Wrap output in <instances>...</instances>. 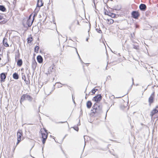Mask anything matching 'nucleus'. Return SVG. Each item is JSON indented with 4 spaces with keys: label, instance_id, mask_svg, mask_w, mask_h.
<instances>
[{
    "label": "nucleus",
    "instance_id": "nucleus-7",
    "mask_svg": "<svg viewBox=\"0 0 158 158\" xmlns=\"http://www.w3.org/2000/svg\"><path fill=\"white\" fill-rule=\"evenodd\" d=\"M155 96V92H153L150 96L148 100L149 105L151 106L153 103Z\"/></svg>",
    "mask_w": 158,
    "mask_h": 158
},
{
    "label": "nucleus",
    "instance_id": "nucleus-3",
    "mask_svg": "<svg viewBox=\"0 0 158 158\" xmlns=\"http://www.w3.org/2000/svg\"><path fill=\"white\" fill-rule=\"evenodd\" d=\"M37 15V14L34 13H32L29 17L26 23L28 27H31L35 19V17Z\"/></svg>",
    "mask_w": 158,
    "mask_h": 158
},
{
    "label": "nucleus",
    "instance_id": "nucleus-27",
    "mask_svg": "<svg viewBox=\"0 0 158 158\" xmlns=\"http://www.w3.org/2000/svg\"><path fill=\"white\" fill-rule=\"evenodd\" d=\"M15 59L16 60L17 59H19V57H20L19 53V52L17 55H15Z\"/></svg>",
    "mask_w": 158,
    "mask_h": 158
},
{
    "label": "nucleus",
    "instance_id": "nucleus-26",
    "mask_svg": "<svg viewBox=\"0 0 158 158\" xmlns=\"http://www.w3.org/2000/svg\"><path fill=\"white\" fill-rule=\"evenodd\" d=\"M133 48L134 49H139V46L138 45L133 44Z\"/></svg>",
    "mask_w": 158,
    "mask_h": 158
},
{
    "label": "nucleus",
    "instance_id": "nucleus-6",
    "mask_svg": "<svg viewBox=\"0 0 158 158\" xmlns=\"http://www.w3.org/2000/svg\"><path fill=\"white\" fill-rule=\"evenodd\" d=\"M82 20V18L80 16H77L73 22L72 26L75 27L77 25H80L79 23Z\"/></svg>",
    "mask_w": 158,
    "mask_h": 158
},
{
    "label": "nucleus",
    "instance_id": "nucleus-14",
    "mask_svg": "<svg viewBox=\"0 0 158 158\" xmlns=\"http://www.w3.org/2000/svg\"><path fill=\"white\" fill-rule=\"evenodd\" d=\"M37 60L39 63L41 64L43 62V58L40 55H38L37 57Z\"/></svg>",
    "mask_w": 158,
    "mask_h": 158
},
{
    "label": "nucleus",
    "instance_id": "nucleus-2",
    "mask_svg": "<svg viewBox=\"0 0 158 158\" xmlns=\"http://www.w3.org/2000/svg\"><path fill=\"white\" fill-rule=\"evenodd\" d=\"M41 138L42 139V142L43 144H44L46 142L48 137V133L47 131L45 128H41L40 131Z\"/></svg>",
    "mask_w": 158,
    "mask_h": 158
},
{
    "label": "nucleus",
    "instance_id": "nucleus-18",
    "mask_svg": "<svg viewBox=\"0 0 158 158\" xmlns=\"http://www.w3.org/2000/svg\"><path fill=\"white\" fill-rule=\"evenodd\" d=\"M27 40L28 43H31L32 42L33 40V39L31 35H30V36L27 38Z\"/></svg>",
    "mask_w": 158,
    "mask_h": 158
},
{
    "label": "nucleus",
    "instance_id": "nucleus-23",
    "mask_svg": "<svg viewBox=\"0 0 158 158\" xmlns=\"http://www.w3.org/2000/svg\"><path fill=\"white\" fill-rule=\"evenodd\" d=\"M121 109L123 110H124L125 109L128 110L129 109V107L127 105L126 106H124L123 105H122L121 106Z\"/></svg>",
    "mask_w": 158,
    "mask_h": 158
},
{
    "label": "nucleus",
    "instance_id": "nucleus-28",
    "mask_svg": "<svg viewBox=\"0 0 158 158\" xmlns=\"http://www.w3.org/2000/svg\"><path fill=\"white\" fill-rule=\"evenodd\" d=\"M22 78L23 80H24L25 81H26V77L24 74L22 75Z\"/></svg>",
    "mask_w": 158,
    "mask_h": 158
},
{
    "label": "nucleus",
    "instance_id": "nucleus-33",
    "mask_svg": "<svg viewBox=\"0 0 158 158\" xmlns=\"http://www.w3.org/2000/svg\"><path fill=\"white\" fill-rule=\"evenodd\" d=\"M102 32V31L101 30H100L99 31V33H100V32Z\"/></svg>",
    "mask_w": 158,
    "mask_h": 158
},
{
    "label": "nucleus",
    "instance_id": "nucleus-20",
    "mask_svg": "<svg viewBox=\"0 0 158 158\" xmlns=\"http://www.w3.org/2000/svg\"><path fill=\"white\" fill-rule=\"evenodd\" d=\"M37 65V63L35 61V60H34L33 62H32V67L33 68L35 69Z\"/></svg>",
    "mask_w": 158,
    "mask_h": 158
},
{
    "label": "nucleus",
    "instance_id": "nucleus-29",
    "mask_svg": "<svg viewBox=\"0 0 158 158\" xmlns=\"http://www.w3.org/2000/svg\"><path fill=\"white\" fill-rule=\"evenodd\" d=\"M98 90V89H93L92 90V93L93 94H94L95 93V92L97 91Z\"/></svg>",
    "mask_w": 158,
    "mask_h": 158
},
{
    "label": "nucleus",
    "instance_id": "nucleus-32",
    "mask_svg": "<svg viewBox=\"0 0 158 158\" xmlns=\"http://www.w3.org/2000/svg\"><path fill=\"white\" fill-rule=\"evenodd\" d=\"M2 45H1L0 44V51H1V49H2Z\"/></svg>",
    "mask_w": 158,
    "mask_h": 158
},
{
    "label": "nucleus",
    "instance_id": "nucleus-4",
    "mask_svg": "<svg viewBox=\"0 0 158 158\" xmlns=\"http://www.w3.org/2000/svg\"><path fill=\"white\" fill-rule=\"evenodd\" d=\"M17 142L16 145H17L22 140L24 139L23 136V132L22 130H19L17 133Z\"/></svg>",
    "mask_w": 158,
    "mask_h": 158
},
{
    "label": "nucleus",
    "instance_id": "nucleus-22",
    "mask_svg": "<svg viewBox=\"0 0 158 158\" xmlns=\"http://www.w3.org/2000/svg\"><path fill=\"white\" fill-rule=\"evenodd\" d=\"M94 110L93 111L91 112V113L90 114L92 116H94L95 114L96 113H97L98 112V111H97V110L96 108H94Z\"/></svg>",
    "mask_w": 158,
    "mask_h": 158
},
{
    "label": "nucleus",
    "instance_id": "nucleus-5",
    "mask_svg": "<svg viewBox=\"0 0 158 158\" xmlns=\"http://www.w3.org/2000/svg\"><path fill=\"white\" fill-rule=\"evenodd\" d=\"M32 99V98L29 94H23L22 95L20 100V103L22 104V102L24 100H27L28 101H31Z\"/></svg>",
    "mask_w": 158,
    "mask_h": 158
},
{
    "label": "nucleus",
    "instance_id": "nucleus-19",
    "mask_svg": "<svg viewBox=\"0 0 158 158\" xmlns=\"http://www.w3.org/2000/svg\"><path fill=\"white\" fill-rule=\"evenodd\" d=\"M92 103L90 101H88L86 103V106L88 108H90L92 106Z\"/></svg>",
    "mask_w": 158,
    "mask_h": 158
},
{
    "label": "nucleus",
    "instance_id": "nucleus-34",
    "mask_svg": "<svg viewBox=\"0 0 158 158\" xmlns=\"http://www.w3.org/2000/svg\"><path fill=\"white\" fill-rule=\"evenodd\" d=\"M155 158H158V157H155Z\"/></svg>",
    "mask_w": 158,
    "mask_h": 158
},
{
    "label": "nucleus",
    "instance_id": "nucleus-9",
    "mask_svg": "<svg viewBox=\"0 0 158 158\" xmlns=\"http://www.w3.org/2000/svg\"><path fill=\"white\" fill-rule=\"evenodd\" d=\"M7 73H3L0 74V81L1 82H4L5 81L6 78Z\"/></svg>",
    "mask_w": 158,
    "mask_h": 158
},
{
    "label": "nucleus",
    "instance_id": "nucleus-8",
    "mask_svg": "<svg viewBox=\"0 0 158 158\" xmlns=\"http://www.w3.org/2000/svg\"><path fill=\"white\" fill-rule=\"evenodd\" d=\"M131 15L132 17L134 18L137 19L140 16V15L138 11H134L132 12Z\"/></svg>",
    "mask_w": 158,
    "mask_h": 158
},
{
    "label": "nucleus",
    "instance_id": "nucleus-31",
    "mask_svg": "<svg viewBox=\"0 0 158 158\" xmlns=\"http://www.w3.org/2000/svg\"><path fill=\"white\" fill-rule=\"evenodd\" d=\"M75 130H76L77 131H78V130H79V128H78V127H77L75 129Z\"/></svg>",
    "mask_w": 158,
    "mask_h": 158
},
{
    "label": "nucleus",
    "instance_id": "nucleus-21",
    "mask_svg": "<svg viewBox=\"0 0 158 158\" xmlns=\"http://www.w3.org/2000/svg\"><path fill=\"white\" fill-rule=\"evenodd\" d=\"M13 78L17 80L19 78V76L18 74L15 73L13 74Z\"/></svg>",
    "mask_w": 158,
    "mask_h": 158
},
{
    "label": "nucleus",
    "instance_id": "nucleus-13",
    "mask_svg": "<svg viewBox=\"0 0 158 158\" xmlns=\"http://www.w3.org/2000/svg\"><path fill=\"white\" fill-rule=\"evenodd\" d=\"M105 14L112 18H115L116 17V15L113 13L107 11L105 12Z\"/></svg>",
    "mask_w": 158,
    "mask_h": 158
},
{
    "label": "nucleus",
    "instance_id": "nucleus-12",
    "mask_svg": "<svg viewBox=\"0 0 158 158\" xmlns=\"http://www.w3.org/2000/svg\"><path fill=\"white\" fill-rule=\"evenodd\" d=\"M140 9L142 11H145L147 7L146 5L144 4H141L139 6Z\"/></svg>",
    "mask_w": 158,
    "mask_h": 158
},
{
    "label": "nucleus",
    "instance_id": "nucleus-30",
    "mask_svg": "<svg viewBox=\"0 0 158 158\" xmlns=\"http://www.w3.org/2000/svg\"><path fill=\"white\" fill-rule=\"evenodd\" d=\"M3 19V17L0 15V21L2 20Z\"/></svg>",
    "mask_w": 158,
    "mask_h": 158
},
{
    "label": "nucleus",
    "instance_id": "nucleus-17",
    "mask_svg": "<svg viewBox=\"0 0 158 158\" xmlns=\"http://www.w3.org/2000/svg\"><path fill=\"white\" fill-rule=\"evenodd\" d=\"M106 22L108 24L110 25L113 23L114 21L113 19H106Z\"/></svg>",
    "mask_w": 158,
    "mask_h": 158
},
{
    "label": "nucleus",
    "instance_id": "nucleus-10",
    "mask_svg": "<svg viewBox=\"0 0 158 158\" xmlns=\"http://www.w3.org/2000/svg\"><path fill=\"white\" fill-rule=\"evenodd\" d=\"M102 99V97L100 94H98L97 95L95 96L93 99V100L96 102H100Z\"/></svg>",
    "mask_w": 158,
    "mask_h": 158
},
{
    "label": "nucleus",
    "instance_id": "nucleus-16",
    "mask_svg": "<svg viewBox=\"0 0 158 158\" xmlns=\"http://www.w3.org/2000/svg\"><path fill=\"white\" fill-rule=\"evenodd\" d=\"M23 64V61L21 59H19L17 61V65L19 67H21Z\"/></svg>",
    "mask_w": 158,
    "mask_h": 158
},
{
    "label": "nucleus",
    "instance_id": "nucleus-24",
    "mask_svg": "<svg viewBox=\"0 0 158 158\" xmlns=\"http://www.w3.org/2000/svg\"><path fill=\"white\" fill-rule=\"evenodd\" d=\"M0 10L3 12L5 11L6 10V9L3 6L0 5Z\"/></svg>",
    "mask_w": 158,
    "mask_h": 158
},
{
    "label": "nucleus",
    "instance_id": "nucleus-11",
    "mask_svg": "<svg viewBox=\"0 0 158 158\" xmlns=\"http://www.w3.org/2000/svg\"><path fill=\"white\" fill-rule=\"evenodd\" d=\"M43 4L44 3L42 0H38L36 9H37L38 7V10H39L40 7L43 6Z\"/></svg>",
    "mask_w": 158,
    "mask_h": 158
},
{
    "label": "nucleus",
    "instance_id": "nucleus-15",
    "mask_svg": "<svg viewBox=\"0 0 158 158\" xmlns=\"http://www.w3.org/2000/svg\"><path fill=\"white\" fill-rule=\"evenodd\" d=\"M3 44L4 46L6 47H9V45L7 43V39L6 38H4L3 40Z\"/></svg>",
    "mask_w": 158,
    "mask_h": 158
},
{
    "label": "nucleus",
    "instance_id": "nucleus-1",
    "mask_svg": "<svg viewBox=\"0 0 158 158\" xmlns=\"http://www.w3.org/2000/svg\"><path fill=\"white\" fill-rule=\"evenodd\" d=\"M150 115L153 120H158V105L154 108L150 112Z\"/></svg>",
    "mask_w": 158,
    "mask_h": 158
},
{
    "label": "nucleus",
    "instance_id": "nucleus-25",
    "mask_svg": "<svg viewBox=\"0 0 158 158\" xmlns=\"http://www.w3.org/2000/svg\"><path fill=\"white\" fill-rule=\"evenodd\" d=\"M40 49V47L39 46H36L35 48V52L36 53H38Z\"/></svg>",
    "mask_w": 158,
    "mask_h": 158
}]
</instances>
